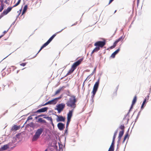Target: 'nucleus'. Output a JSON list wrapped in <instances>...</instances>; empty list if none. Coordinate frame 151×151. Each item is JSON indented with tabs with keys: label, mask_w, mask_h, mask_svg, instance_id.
Listing matches in <instances>:
<instances>
[{
	"label": "nucleus",
	"mask_w": 151,
	"mask_h": 151,
	"mask_svg": "<svg viewBox=\"0 0 151 151\" xmlns=\"http://www.w3.org/2000/svg\"><path fill=\"white\" fill-rule=\"evenodd\" d=\"M76 102L77 100L76 96H72L67 101L66 104L68 107L74 110L76 106Z\"/></svg>",
	"instance_id": "f257e3e1"
},
{
	"label": "nucleus",
	"mask_w": 151,
	"mask_h": 151,
	"mask_svg": "<svg viewBox=\"0 0 151 151\" xmlns=\"http://www.w3.org/2000/svg\"><path fill=\"white\" fill-rule=\"evenodd\" d=\"M64 29H62L60 31L58 32H57V33H55L41 47V48H40V50L36 54V55H37V54L44 47H45L46 46H47V45H48L49 43H50V42L52 41V40H53V39L54 38L55 36L57 34L60 33L61 32H62ZM36 56H35V57Z\"/></svg>",
	"instance_id": "f03ea898"
},
{
	"label": "nucleus",
	"mask_w": 151,
	"mask_h": 151,
	"mask_svg": "<svg viewBox=\"0 0 151 151\" xmlns=\"http://www.w3.org/2000/svg\"><path fill=\"white\" fill-rule=\"evenodd\" d=\"M43 131V129L42 128H40L37 129L35 135L33 136L32 141H36L39 138L40 135L42 134Z\"/></svg>",
	"instance_id": "7ed1b4c3"
},
{
	"label": "nucleus",
	"mask_w": 151,
	"mask_h": 151,
	"mask_svg": "<svg viewBox=\"0 0 151 151\" xmlns=\"http://www.w3.org/2000/svg\"><path fill=\"white\" fill-rule=\"evenodd\" d=\"M65 107V104L61 103L56 106V108L55 109V110H57L58 113H60L63 109Z\"/></svg>",
	"instance_id": "20e7f679"
},
{
	"label": "nucleus",
	"mask_w": 151,
	"mask_h": 151,
	"mask_svg": "<svg viewBox=\"0 0 151 151\" xmlns=\"http://www.w3.org/2000/svg\"><path fill=\"white\" fill-rule=\"evenodd\" d=\"M106 43L105 41H99L96 42L94 44V46L99 47L100 48V47H103L105 45Z\"/></svg>",
	"instance_id": "39448f33"
},
{
	"label": "nucleus",
	"mask_w": 151,
	"mask_h": 151,
	"mask_svg": "<svg viewBox=\"0 0 151 151\" xmlns=\"http://www.w3.org/2000/svg\"><path fill=\"white\" fill-rule=\"evenodd\" d=\"M57 98H55L51 101H49L44 104L42 105L41 106H45L48 104H55L57 103Z\"/></svg>",
	"instance_id": "423d86ee"
},
{
	"label": "nucleus",
	"mask_w": 151,
	"mask_h": 151,
	"mask_svg": "<svg viewBox=\"0 0 151 151\" xmlns=\"http://www.w3.org/2000/svg\"><path fill=\"white\" fill-rule=\"evenodd\" d=\"M99 79L98 81L96 82L93 86V89L92 91L93 93V94L95 93V92H96L97 90L99 84Z\"/></svg>",
	"instance_id": "0eeeda50"
},
{
	"label": "nucleus",
	"mask_w": 151,
	"mask_h": 151,
	"mask_svg": "<svg viewBox=\"0 0 151 151\" xmlns=\"http://www.w3.org/2000/svg\"><path fill=\"white\" fill-rule=\"evenodd\" d=\"M82 59H81L79 60L76 62L73 63L72 66V68H74V70L76 69L77 66L79 65L81 61L82 60Z\"/></svg>",
	"instance_id": "6e6552de"
},
{
	"label": "nucleus",
	"mask_w": 151,
	"mask_h": 151,
	"mask_svg": "<svg viewBox=\"0 0 151 151\" xmlns=\"http://www.w3.org/2000/svg\"><path fill=\"white\" fill-rule=\"evenodd\" d=\"M58 129L60 131H62L63 130L65 127V124L61 122L59 123L57 125Z\"/></svg>",
	"instance_id": "1a4fd4ad"
},
{
	"label": "nucleus",
	"mask_w": 151,
	"mask_h": 151,
	"mask_svg": "<svg viewBox=\"0 0 151 151\" xmlns=\"http://www.w3.org/2000/svg\"><path fill=\"white\" fill-rule=\"evenodd\" d=\"M57 118L56 119L57 122H64L65 120V118L62 116L57 115Z\"/></svg>",
	"instance_id": "9d476101"
},
{
	"label": "nucleus",
	"mask_w": 151,
	"mask_h": 151,
	"mask_svg": "<svg viewBox=\"0 0 151 151\" xmlns=\"http://www.w3.org/2000/svg\"><path fill=\"white\" fill-rule=\"evenodd\" d=\"M48 109V108L47 107H44L41 109L38 110L37 111V113L44 112L46 111Z\"/></svg>",
	"instance_id": "9b49d317"
},
{
	"label": "nucleus",
	"mask_w": 151,
	"mask_h": 151,
	"mask_svg": "<svg viewBox=\"0 0 151 151\" xmlns=\"http://www.w3.org/2000/svg\"><path fill=\"white\" fill-rule=\"evenodd\" d=\"M124 133V130H122L121 131H120L119 133V136L118 137V140L117 141V142L118 143H119V142L120 141L121 138L123 136V134Z\"/></svg>",
	"instance_id": "f8f14e48"
},
{
	"label": "nucleus",
	"mask_w": 151,
	"mask_h": 151,
	"mask_svg": "<svg viewBox=\"0 0 151 151\" xmlns=\"http://www.w3.org/2000/svg\"><path fill=\"white\" fill-rule=\"evenodd\" d=\"M59 150V151H63L64 149L65 148V145L63 146V145L60 143H58Z\"/></svg>",
	"instance_id": "ddd939ff"
},
{
	"label": "nucleus",
	"mask_w": 151,
	"mask_h": 151,
	"mask_svg": "<svg viewBox=\"0 0 151 151\" xmlns=\"http://www.w3.org/2000/svg\"><path fill=\"white\" fill-rule=\"evenodd\" d=\"M120 50V48H119L111 54V57L113 58H114L115 55L118 53Z\"/></svg>",
	"instance_id": "4468645a"
},
{
	"label": "nucleus",
	"mask_w": 151,
	"mask_h": 151,
	"mask_svg": "<svg viewBox=\"0 0 151 151\" xmlns=\"http://www.w3.org/2000/svg\"><path fill=\"white\" fill-rule=\"evenodd\" d=\"M73 110H70L67 114V119H70L72 115V113Z\"/></svg>",
	"instance_id": "2eb2a0df"
},
{
	"label": "nucleus",
	"mask_w": 151,
	"mask_h": 151,
	"mask_svg": "<svg viewBox=\"0 0 151 151\" xmlns=\"http://www.w3.org/2000/svg\"><path fill=\"white\" fill-rule=\"evenodd\" d=\"M9 148V144L4 145L1 148V149L2 150H5Z\"/></svg>",
	"instance_id": "dca6fc26"
},
{
	"label": "nucleus",
	"mask_w": 151,
	"mask_h": 151,
	"mask_svg": "<svg viewBox=\"0 0 151 151\" xmlns=\"http://www.w3.org/2000/svg\"><path fill=\"white\" fill-rule=\"evenodd\" d=\"M20 127L19 126H17L16 125H14L12 127L11 130H12L16 131L19 129Z\"/></svg>",
	"instance_id": "f3484780"
},
{
	"label": "nucleus",
	"mask_w": 151,
	"mask_h": 151,
	"mask_svg": "<svg viewBox=\"0 0 151 151\" xmlns=\"http://www.w3.org/2000/svg\"><path fill=\"white\" fill-rule=\"evenodd\" d=\"M12 7H8L6 10L4 11V13H5V14H7L9 12H10L12 10Z\"/></svg>",
	"instance_id": "a211bd4d"
},
{
	"label": "nucleus",
	"mask_w": 151,
	"mask_h": 151,
	"mask_svg": "<svg viewBox=\"0 0 151 151\" xmlns=\"http://www.w3.org/2000/svg\"><path fill=\"white\" fill-rule=\"evenodd\" d=\"M65 88V87L63 86L61 88H59L58 90H57V91L55 92V94L57 95L59 93L60 91L62 90H63V88Z\"/></svg>",
	"instance_id": "6ab92c4d"
},
{
	"label": "nucleus",
	"mask_w": 151,
	"mask_h": 151,
	"mask_svg": "<svg viewBox=\"0 0 151 151\" xmlns=\"http://www.w3.org/2000/svg\"><path fill=\"white\" fill-rule=\"evenodd\" d=\"M27 8V5H25L23 8L22 12V15H23L26 12Z\"/></svg>",
	"instance_id": "aec40b11"
},
{
	"label": "nucleus",
	"mask_w": 151,
	"mask_h": 151,
	"mask_svg": "<svg viewBox=\"0 0 151 151\" xmlns=\"http://www.w3.org/2000/svg\"><path fill=\"white\" fill-rule=\"evenodd\" d=\"M37 122L46 123V121L45 120L43 119L42 118H40L38 119Z\"/></svg>",
	"instance_id": "412c9836"
},
{
	"label": "nucleus",
	"mask_w": 151,
	"mask_h": 151,
	"mask_svg": "<svg viewBox=\"0 0 151 151\" xmlns=\"http://www.w3.org/2000/svg\"><path fill=\"white\" fill-rule=\"evenodd\" d=\"M74 70H75L74 69V68H73L71 67L70 69L69 70V71L67 73V75H69L70 74H71L73 72V71H74Z\"/></svg>",
	"instance_id": "4be33fe9"
},
{
	"label": "nucleus",
	"mask_w": 151,
	"mask_h": 151,
	"mask_svg": "<svg viewBox=\"0 0 151 151\" xmlns=\"http://www.w3.org/2000/svg\"><path fill=\"white\" fill-rule=\"evenodd\" d=\"M146 101V99H145L144 101L143 102V103L142 104L141 107V110H142L143 109L144 105Z\"/></svg>",
	"instance_id": "5701e85b"
},
{
	"label": "nucleus",
	"mask_w": 151,
	"mask_h": 151,
	"mask_svg": "<svg viewBox=\"0 0 151 151\" xmlns=\"http://www.w3.org/2000/svg\"><path fill=\"white\" fill-rule=\"evenodd\" d=\"M100 50V48L99 47H96L93 50V52H96Z\"/></svg>",
	"instance_id": "b1692460"
},
{
	"label": "nucleus",
	"mask_w": 151,
	"mask_h": 151,
	"mask_svg": "<svg viewBox=\"0 0 151 151\" xmlns=\"http://www.w3.org/2000/svg\"><path fill=\"white\" fill-rule=\"evenodd\" d=\"M137 100V98L136 96H135L134 98V99L132 101V105H134L135 102H136Z\"/></svg>",
	"instance_id": "393cba45"
},
{
	"label": "nucleus",
	"mask_w": 151,
	"mask_h": 151,
	"mask_svg": "<svg viewBox=\"0 0 151 151\" xmlns=\"http://www.w3.org/2000/svg\"><path fill=\"white\" fill-rule=\"evenodd\" d=\"M44 118L46 119L49 121H51L52 120V118L51 117L49 116L45 117Z\"/></svg>",
	"instance_id": "a878e982"
},
{
	"label": "nucleus",
	"mask_w": 151,
	"mask_h": 151,
	"mask_svg": "<svg viewBox=\"0 0 151 151\" xmlns=\"http://www.w3.org/2000/svg\"><path fill=\"white\" fill-rule=\"evenodd\" d=\"M4 4H1V6H0V12H1L4 9Z\"/></svg>",
	"instance_id": "bb28decb"
},
{
	"label": "nucleus",
	"mask_w": 151,
	"mask_h": 151,
	"mask_svg": "<svg viewBox=\"0 0 151 151\" xmlns=\"http://www.w3.org/2000/svg\"><path fill=\"white\" fill-rule=\"evenodd\" d=\"M20 2H21L20 0H18V2H17V3L16 4H15L13 6V7H14L16 6H18L20 4Z\"/></svg>",
	"instance_id": "cd10ccee"
},
{
	"label": "nucleus",
	"mask_w": 151,
	"mask_h": 151,
	"mask_svg": "<svg viewBox=\"0 0 151 151\" xmlns=\"http://www.w3.org/2000/svg\"><path fill=\"white\" fill-rule=\"evenodd\" d=\"M67 122L66 125V128H67L68 127L70 120V119H67Z\"/></svg>",
	"instance_id": "c85d7f7f"
},
{
	"label": "nucleus",
	"mask_w": 151,
	"mask_h": 151,
	"mask_svg": "<svg viewBox=\"0 0 151 151\" xmlns=\"http://www.w3.org/2000/svg\"><path fill=\"white\" fill-rule=\"evenodd\" d=\"M114 142H112L111 144L110 147V148H112L114 149Z\"/></svg>",
	"instance_id": "c756f323"
},
{
	"label": "nucleus",
	"mask_w": 151,
	"mask_h": 151,
	"mask_svg": "<svg viewBox=\"0 0 151 151\" xmlns=\"http://www.w3.org/2000/svg\"><path fill=\"white\" fill-rule=\"evenodd\" d=\"M123 40V37L121 36L118 39L116 40V41L118 42H119V41H121L122 40Z\"/></svg>",
	"instance_id": "7c9ffc66"
},
{
	"label": "nucleus",
	"mask_w": 151,
	"mask_h": 151,
	"mask_svg": "<svg viewBox=\"0 0 151 151\" xmlns=\"http://www.w3.org/2000/svg\"><path fill=\"white\" fill-rule=\"evenodd\" d=\"M6 15V14H5V13H4V11L2 12V13L0 15V19H1L2 17H3L4 15Z\"/></svg>",
	"instance_id": "2f4dec72"
},
{
	"label": "nucleus",
	"mask_w": 151,
	"mask_h": 151,
	"mask_svg": "<svg viewBox=\"0 0 151 151\" xmlns=\"http://www.w3.org/2000/svg\"><path fill=\"white\" fill-rule=\"evenodd\" d=\"M32 117H31V116H29V117L28 118H27V121H26V122H25V124L26 123V122H27L29 120H32Z\"/></svg>",
	"instance_id": "473e14b6"
},
{
	"label": "nucleus",
	"mask_w": 151,
	"mask_h": 151,
	"mask_svg": "<svg viewBox=\"0 0 151 151\" xmlns=\"http://www.w3.org/2000/svg\"><path fill=\"white\" fill-rule=\"evenodd\" d=\"M120 129H122V130H124V125H121L120 127Z\"/></svg>",
	"instance_id": "72a5a7b5"
},
{
	"label": "nucleus",
	"mask_w": 151,
	"mask_h": 151,
	"mask_svg": "<svg viewBox=\"0 0 151 151\" xmlns=\"http://www.w3.org/2000/svg\"><path fill=\"white\" fill-rule=\"evenodd\" d=\"M128 133L127 132L125 135L124 139L126 140L127 137H128Z\"/></svg>",
	"instance_id": "f704fd0d"
},
{
	"label": "nucleus",
	"mask_w": 151,
	"mask_h": 151,
	"mask_svg": "<svg viewBox=\"0 0 151 151\" xmlns=\"http://www.w3.org/2000/svg\"><path fill=\"white\" fill-rule=\"evenodd\" d=\"M117 131H118V130H117L114 132V136H113V137H115L116 138V135H117Z\"/></svg>",
	"instance_id": "c9c22d12"
},
{
	"label": "nucleus",
	"mask_w": 151,
	"mask_h": 151,
	"mask_svg": "<svg viewBox=\"0 0 151 151\" xmlns=\"http://www.w3.org/2000/svg\"><path fill=\"white\" fill-rule=\"evenodd\" d=\"M140 111L138 113V115H137V118L136 119V121L137 120V119H138V118L139 115H140Z\"/></svg>",
	"instance_id": "e433bc0d"
},
{
	"label": "nucleus",
	"mask_w": 151,
	"mask_h": 151,
	"mask_svg": "<svg viewBox=\"0 0 151 151\" xmlns=\"http://www.w3.org/2000/svg\"><path fill=\"white\" fill-rule=\"evenodd\" d=\"M21 11H22V9H20L19 10V11L17 12L19 13V14H18V16H17V18L18 17V16H19V15H20Z\"/></svg>",
	"instance_id": "4c0bfd02"
},
{
	"label": "nucleus",
	"mask_w": 151,
	"mask_h": 151,
	"mask_svg": "<svg viewBox=\"0 0 151 151\" xmlns=\"http://www.w3.org/2000/svg\"><path fill=\"white\" fill-rule=\"evenodd\" d=\"M118 42L116 40L114 42V43L113 45L115 46L116 47L117 44L118 43Z\"/></svg>",
	"instance_id": "58836bf2"
},
{
	"label": "nucleus",
	"mask_w": 151,
	"mask_h": 151,
	"mask_svg": "<svg viewBox=\"0 0 151 151\" xmlns=\"http://www.w3.org/2000/svg\"><path fill=\"white\" fill-rule=\"evenodd\" d=\"M26 65V63H22L20 64V65L21 66H25Z\"/></svg>",
	"instance_id": "ea45409f"
},
{
	"label": "nucleus",
	"mask_w": 151,
	"mask_h": 151,
	"mask_svg": "<svg viewBox=\"0 0 151 151\" xmlns=\"http://www.w3.org/2000/svg\"><path fill=\"white\" fill-rule=\"evenodd\" d=\"M114 149L109 148L108 151H114Z\"/></svg>",
	"instance_id": "a19ab883"
},
{
	"label": "nucleus",
	"mask_w": 151,
	"mask_h": 151,
	"mask_svg": "<svg viewBox=\"0 0 151 151\" xmlns=\"http://www.w3.org/2000/svg\"><path fill=\"white\" fill-rule=\"evenodd\" d=\"M96 92H95V93H94V94H93V91H92V96H91V98H93L95 95V94L96 93Z\"/></svg>",
	"instance_id": "79ce46f5"
},
{
	"label": "nucleus",
	"mask_w": 151,
	"mask_h": 151,
	"mask_svg": "<svg viewBox=\"0 0 151 151\" xmlns=\"http://www.w3.org/2000/svg\"><path fill=\"white\" fill-rule=\"evenodd\" d=\"M96 69V67H95L93 70V72L92 73V75L93 74V73L95 71Z\"/></svg>",
	"instance_id": "37998d69"
},
{
	"label": "nucleus",
	"mask_w": 151,
	"mask_h": 151,
	"mask_svg": "<svg viewBox=\"0 0 151 151\" xmlns=\"http://www.w3.org/2000/svg\"><path fill=\"white\" fill-rule=\"evenodd\" d=\"M115 47L114 45H113V46H112L110 47V48L111 49H112L114 48V47Z\"/></svg>",
	"instance_id": "c03bdc74"
},
{
	"label": "nucleus",
	"mask_w": 151,
	"mask_h": 151,
	"mask_svg": "<svg viewBox=\"0 0 151 151\" xmlns=\"http://www.w3.org/2000/svg\"><path fill=\"white\" fill-rule=\"evenodd\" d=\"M115 138V137H113V139H112V142H114Z\"/></svg>",
	"instance_id": "a18cd8bd"
},
{
	"label": "nucleus",
	"mask_w": 151,
	"mask_h": 151,
	"mask_svg": "<svg viewBox=\"0 0 151 151\" xmlns=\"http://www.w3.org/2000/svg\"><path fill=\"white\" fill-rule=\"evenodd\" d=\"M0 2L1 3V4H4V3H3L4 1H3V0H0Z\"/></svg>",
	"instance_id": "49530a36"
},
{
	"label": "nucleus",
	"mask_w": 151,
	"mask_h": 151,
	"mask_svg": "<svg viewBox=\"0 0 151 151\" xmlns=\"http://www.w3.org/2000/svg\"><path fill=\"white\" fill-rule=\"evenodd\" d=\"M8 31V30H7V31H4L3 32V33H4V34H5L6 33L7 31Z\"/></svg>",
	"instance_id": "de8ad7c7"
},
{
	"label": "nucleus",
	"mask_w": 151,
	"mask_h": 151,
	"mask_svg": "<svg viewBox=\"0 0 151 151\" xmlns=\"http://www.w3.org/2000/svg\"><path fill=\"white\" fill-rule=\"evenodd\" d=\"M44 116V115H38V117H42V116Z\"/></svg>",
	"instance_id": "09e8293b"
},
{
	"label": "nucleus",
	"mask_w": 151,
	"mask_h": 151,
	"mask_svg": "<svg viewBox=\"0 0 151 151\" xmlns=\"http://www.w3.org/2000/svg\"><path fill=\"white\" fill-rule=\"evenodd\" d=\"M15 20L12 23L11 26H12V25H14V24L15 23Z\"/></svg>",
	"instance_id": "8fccbe9b"
},
{
	"label": "nucleus",
	"mask_w": 151,
	"mask_h": 151,
	"mask_svg": "<svg viewBox=\"0 0 151 151\" xmlns=\"http://www.w3.org/2000/svg\"><path fill=\"white\" fill-rule=\"evenodd\" d=\"M114 0H110L109 3V4H110L111 2Z\"/></svg>",
	"instance_id": "3c124183"
},
{
	"label": "nucleus",
	"mask_w": 151,
	"mask_h": 151,
	"mask_svg": "<svg viewBox=\"0 0 151 151\" xmlns=\"http://www.w3.org/2000/svg\"><path fill=\"white\" fill-rule=\"evenodd\" d=\"M94 52H93V51H92V52H91V56H92V54H93V53H94Z\"/></svg>",
	"instance_id": "603ef678"
},
{
	"label": "nucleus",
	"mask_w": 151,
	"mask_h": 151,
	"mask_svg": "<svg viewBox=\"0 0 151 151\" xmlns=\"http://www.w3.org/2000/svg\"><path fill=\"white\" fill-rule=\"evenodd\" d=\"M61 98V97H58V98H56L57 99V101H58V100L60 98Z\"/></svg>",
	"instance_id": "864d4df0"
},
{
	"label": "nucleus",
	"mask_w": 151,
	"mask_h": 151,
	"mask_svg": "<svg viewBox=\"0 0 151 151\" xmlns=\"http://www.w3.org/2000/svg\"><path fill=\"white\" fill-rule=\"evenodd\" d=\"M4 36V35H2L0 36V39L3 36Z\"/></svg>",
	"instance_id": "5fc2aeb1"
},
{
	"label": "nucleus",
	"mask_w": 151,
	"mask_h": 151,
	"mask_svg": "<svg viewBox=\"0 0 151 151\" xmlns=\"http://www.w3.org/2000/svg\"><path fill=\"white\" fill-rule=\"evenodd\" d=\"M50 122H51V123H51V124H52L53 123V122H52V121H50Z\"/></svg>",
	"instance_id": "6e6d98bb"
},
{
	"label": "nucleus",
	"mask_w": 151,
	"mask_h": 151,
	"mask_svg": "<svg viewBox=\"0 0 151 151\" xmlns=\"http://www.w3.org/2000/svg\"><path fill=\"white\" fill-rule=\"evenodd\" d=\"M50 122H51V123H51V124H52L53 123V122H52V121H50Z\"/></svg>",
	"instance_id": "4d7b16f0"
},
{
	"label": "nucleus",
	"mask_w": 151,
	"mask_h": 151,
	"mask_svg": "<svg viewBox=\"0 0 151 151\" xmlns=\"http://www.w3.org/2000/svg\"><path fill=\"white\" fill-rule=\"evenodd\" d=\"M38 117H38V116H36L35 117V119H37Z\"/></svg>",
	"instance_id": "13d9d810"
},
{
	"label": "nucleus",
	"mask_w": 151,
	"mask_h": 151,
	"mask_svg": "<svg viewBox=\"0 0 151 151\" xmlns=\"http://www.w3.org/2000/svg\"><path fill=\"white\" fill-rule=\"evenodd\" d=\"M125 140V139H124L123 141V143H124V142Z\"/></svg>",
	"instance_id": "bf43d9fd"
},
{
	"label": "nucleus",
	"mask_w": 151,
	"mask_h": 151,
	"mask_svg": "<svg viewBox=\"0 0 151 151\" xmlns=\"http://www.w3.org/2000/svg\"><path fill=\"white\" fill-rule=\"evenodd\" d=\"M67 129H68V127H67V128H66V129H65V132L67 131Z\"/></svg>",
	"instance_id": "052dcab7"
},
{
	"label": "nucleus",
	"mask_w": 151,
	"mask_h": 151,
	"mask_svg": "<svg viewBox=\"0 0 151 151\" xmlns=\"http://www.w3.org/2000/svg\"><path fill=\"white\" fill-rule=\"evenodd\" d=\"M133 105H131V108H130V109H132V106Z\"/></svg>",
	"instance_id": "680f3d73"
},
{
	"label": "nucleus",
	"mask_w": 151,
	"mask_h": 151,
	"mask_svg": "<svg viewBox=\"0 0 151 151\" xmlns=\"http://www.w3.org/2000/svg\"><path fill=\"white\" fill-rule=\"evenodd\" d=\"M52 126L54 127V124H53V123L52 124Z\"/></svg>",
	"instance_id": "e2e57ef3"
},
{
	"label": "nucleus",
	"mask_w": 151,
	"mask_h": 151,
	"mask_svg": "<svg viewBox=\"0 0 151 151\" xmlns=\"http://www.w3.org/2000/svg\"><path fill=\"white\" fill-rule=\"evenodd\" d=\"M116 10H115V12H114V13H115L116 12Z\"/></svg>",
	"instance_id": "0e129e2a"
},
{
	"label": "nucleus",
	"mask_w": 151,
	"mask_h": 151,
	"mask_svg": "<svg viewBox=\"0 0 151 151\" xmlns=\"http://www.w3.org/2000/svg\"><path fill=\"white\" fill-rule=\"evenodd\" d=\"M75 24H74V25H75ZM73 25H74V24H73V25H72V26H73Z\"/></svg>",
	"instance_id": "69168bd1"
},
{
	"label": "nucleus",
	"mask_w": 151,
	"mask_h": 151,
	"mask_svg": "<svg viewBox=\"0 0 151 151\" xmlns=\"http://www.w3.org/2000/svg\"><path fill=\"white\" fill-rule=\"evenodd\" d=\"M5 3H6V1H5Z\"/></svg>",
	"instance_id": "338daca9"
},
{
	"label": "nucleus",
	"mask_w": 151,
	"mask_h": 151,
	"mask_svg": "<svg viewBox=\"0 0 151 151\" xmlns=\"http://www.w3.org/2000/svg\"><path fill=\"white\" fill-rule=\"evenodd\" d=\"M45 151H47V150H45Z\"/></svg>",
	"instance_id": "774afa93"
}]
</instances>
